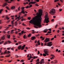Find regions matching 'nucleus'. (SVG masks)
Segmentation results:
<instances>
[{
    "label": "nucleus",
    "instance_id": "f257e3e1",
    "mask_svg": "<svg viewBox=\"0 0 64 64\" xmlns=\"http://www.w3.org/2000/svg\"><path fill=\"white\" fill-rule=\"evenodd\" d=\"M39 13L38 12L36 14L37 15L33 18V19L30 21L29 23L34 24V25H36L38 27H41L42 26L41 24V20L42 19L41 16L42 15V10H39Z\"/></svg>",
    "mask_w": 64,
    "mask_h": 64
},
{
    "label": "nucleus",
    "instance_id": "f03ea898",
    "mask_svg": "<svg viewBox=\"0 0 64 64\" xmlns=\"http://www.w3.org/2000/svg\"><path fill=\"white\" fill-rule=\"evenodd\" d=\"M48 13L47 12H46V15L45 16V19H44V22L45 23H46V24H48V22H49V18L48 17Z\"/></svg>",
    "mask_w": 64,
    "mask_h": 64
},
{
    "label": "nucleus",
    "instance_id": "7ed1b4c3",
    "mask_svg": "<svg viewBox=\"0 0 64 64\" xmlns=\"http://www.w3.org/2000/svg\"><path fill=\"white\" fill-rule=\"evenodd\" d=\"M56 10L55 9L52 8L51 10L50 11V13L52 15H54L55 13V12Z\"/></svg>",
    "mask_w": 64,
    "mask_h": 64
},
{
    "label": "nucleus",
    "instance_id": "20e7f679",
    "mask_svg": "<svg viewBox=\"0 0 64 64\" xmlns=\"http://www.w3.org/2000/svg\"><path fill=\"white\" fill-rule=\"evenodd\" d=\"M44 53L46 54L48 56L49 55V54H48V50H44Z\"/></svg>",
    "mask_w": 64,
    "mask_h": 64
},
{
    "label": "nucleus",
    "instance_id": "39448f33",
    "mask_svg": "<svg viewBox=\"0 0 64 64\" xmlns=\"http://www.w3.org/2000/svg\"><path fill=\"white\" fill-rule=\"evenodd\" d=\"M49 40H50V38H46L45 40L44 41V42H45V43H46V42H49V41H50Z\"/></svg>",
    "mask_w": 64,
    "mask_h": 64
},
{
    "label": "nucleus",
    "instance_id": "423d86ee",
    "mask_svg": "<svg viewBox=\"0 0 64 64\" xmlns=\"http://www.w3.org/2000/svg\"><path fill=\"white\" fill-rule=\"evenodd\" d=\"M43 63L44 64V63H45V62L44 61V59H42L41 60L40 62V64H43Z\"/></svg>",
    "mask_w": 64,
    "mask_h": 64
},
{
    "label": "nucleus",
    "instance_id": "0eeeda50",
    "mask_svg": "<svg viewBox=\"0 0 64 64\" xmlns=\"http://www.w3.org/2000/svg\"><path fill=\"white\" fill-rule=\"evenodd\" d=\"M52 45V44L49 42L46 45V46H49L50 47H51Z\"/></svg>",
    "mask_w": 64,
    "mask_h": 64
},
{
    "label": "nucleus",
    "instance_id": "6e6552de",
    "mask_svg": "<svg viewBox=\"0 0 64 64\" xmlns=\"http://www.w3.org/2000/svg\"><path fill=\"white\" fill-rule=\"evenodd\" d=\"M18 16L19 17H17V18H16L15 19V20H17V19H18L17 20V21H18L20 20V19L19 18H20V16Z\"/></svg>",
    "mask_w": 64,
    "mask_h": 64
},
{
    "label": "nucleus",
    "instance_id": "1a4fd4ad",
    "mask_svg": "<svg viewBox=\"0 0 64 64\" xmlns=\"http://www.w3.org/2000/svg\"><path fill=\"white\" fill-rule=\"evenodd\" d=\"M21 48H22V46L21 45L19 46L18 47V50H20V49H21Z\"/></svg>",
    "mask_w": 64,
    "mask_h": 64
},
{
    "label": "nucleus",
    "instance_id": "9d476101",
    "mask_svg": "<svg viewBox=\"0 0 64 64\" xmlns=\"http://www.w3.org/2000/svg\"><path fill=\"white\" fill-rule=\"evenodd\" d=\"M26 46V45H24L22 46V48L21 49V50H23L24 49V48H25V47Z\"/></svg>",
    "mask_w": 64,
    "mask_h": 64
},
{
    "label": "nucleus",
    "instance_id": "9b49d317",
    "mask_svg": "<svg viewBox=\"0 0 64 64\" xmlns=\"http://www.w3.org/2000/svg\"><path fill=\"white\" fill-rule=\"evenodd\" d=\"M15 8V6H12L11 8V9H12V10H14Z\"/></svg>",
    "mask_w": 64,
    "mask_h": 64
},
{
    "label": "nucleus",
    "instance_id": "f8f14e48",
    "mask_svg": "<svg viewBox=\"0 0 64 64\" xmlns=\"http://www.w3.org/2000/svg\"><path fill=\"white\" fill-rule=\"evenodd\" d=\"M8 5L7 4V3H6L2 5V7H4V6H6V5Z\"/></svg>",
    "mask_w": 64,
    "mask_h": 64
},
{
    "label": "nucleus",
    "instance_id": "ddd939ff",
    "mask_svg": "<svg viewBox=\"0 0 64 64\" xmlns=\"http://www.w3.org/2000/svg\"><path fill=\"white\" fill-rule=\"evenodd\" d=\"M5 36L4 35L1 38V39L2 40H4V39H5Z\"/></svg>",
    "mask_w": 64,
    "mask_h": 64
},
{
    "label": "nucleus",
    "instance_id": "4468645a",
    "mask_svg": "<svg viewBox=\"0 0 64 64\" xmlns=\"http://www.w3.org/2000/svg\"><path fill=\"white\" fill-rule=\"evenodd\" d=\"M31 38H32V40H34V39H35V36H32Z\"/></svg>",
    "mask_w": 64,
    "mask_h": 64
},
{
    "label": "nucleus",
    "instance_id": "2eb2a0df",
    "mask_svg": "<svg viewBox=\"0 0 64 64\" xmlns=\"http://www.w3.org/2000/svg\"><path fill=\"white\" fill-rule=\"evenodd\" d=\"M6 37H7L8 38V39H10V35H8L7 36H6Z\"/></svg>",
    "mask_w": 64,
    "mask_h": 64
},
{
    "label": "nucleus",
    "instance_id": "dca6fc26",
    "mask_svg": "<svg viewBox=\"0 0 64 64\" xmlns=\"http://www.w3.org/2000/svg\"><path fill=\"white\" fill-rule=\"evenodd\" d=\"M23 38L24 39H26L27 38V37H26V35L25 34Z\"/></svg>",
    "mask_w": 64,
    "mask_h": 64
},
{
    "label": "nucleus",
    "instance_id": "f3484780",
    "mask_svg": "<svg viewBox=\"0 0 64 64\" xmlns=\"http://www.w3.org/2000/svg\"><path fill=\"white\" fill-rule=\"evenodd\" d=\"M11 56V55L10 54H9V55H8V56H5V57H9L10 56Z\"/></svg>",
    "mask_w": 64,
    "mask_h": 64
},
{
    "label": "nucleus",
    "instance_id": "a211bd4d",
    "mask_svg": "<svg viewBox=\"0 0 64 64\" xmlns=\"http://www.w3.org/2000/svg\"><path fill=\"white\" fill-rule=\"evenodd\" d=\"M54 64H55L56 63H57V60H54Z\"/></svg>",
    "mask_w": 64,
    "mask_h": 64
},
{
    "label": "nucleus",
    "instance_id": "6ab92c4d",
    "mask_svg": "<svg viewBox=\"0 0 64 64\" xmlns=\"http://www.w3.org/2000/svg\"><path fill=\"white\" fill-rule=\"evenodd\" d=\"M21 12H22V13H23V14H25V12H24V10H22Z\"/></svg>",
    "mask_w": 64,
    "mask_h": 64
},
{
    "label": "nucleus",
    "instance_id": "aec40b11",
    "mask_svg": "<svg viewBox=\"0 0 64 64\" xmlns=\"http://www.w3.org/2000/svg\"><path fill=\"white\" fill-rule=\"evenodd\" d=\"M6 19H7V20H9V19H10V18L8 17V16H7L6 17Z\"/></svg>",
    "mask_w": 64,
    "mask_h": 64
},
{
    "label": "nucleus",
    "instance_id": "412c9836",
    "mask_svg": "<svg viewBox=\"0 0 64 64\" xmlns=\"http://www.w3.org/2000/svg\"><path fill=\"white\" fill-rule=\"evenodd\" d=\"M38 58V56H34L33 58L34 59H36V58Z\"/></svg>",
    "mask_w": 64,
    "mask_h": 64
},
{
    "label": "nucleus",
    "instance_id": "4be33fe9",
    "mask_svg": "<svg viewBox=\"0 0 64 64\" xmlns=\"http://www.w3.org/2000/svg\"><path fill=\"white\" fill-rule=\"evenodd\" d=\"M13 0H10V1L8 2V3H11L12 2V1H13Z\"/></svg>",
    "mask_w": 64,
    "mask_h": 64
},
{
    "label": "nucleus",
    "instance_id": "5701e85b",
    "mask_svg": "<svg viewBox=\"0 0 64 64\" xmlns=\"http://www.w3.org/2000/svg\"><path fill=\"white\" fill-rule=\"evenodd\" d=\"M37 43H38V45H40V42H39V40H38Z\"/></svg>",
    "mask_w": 64,
    "mask_h": 64
},
{
    "label": "nucleus",
    "instance_id": "b1692460",
    "mask_svg": "<svg viewBox=\"0 0 64 64\" xmlns=\"http://www.w3.org/2000/svg\"><path fill=\"white\" fill-rule=\"evenodd\" d=\"M31 2L32 4H35L36 3L35 2L32 1V2Z\"/></svg>",
    "mask_w": 64,
    "mask_h": 64
},
{
    "label": "nucleus",
    "instance_id": "393cba45",
    "mask_svg": "<svg viewBox=\"0 0 64 64\" xmlns=\"http://www.w3.org/2000/svg\"><path fill=\"white\" fill-rule=\"evenodd\" d=\"M31 36V34H29L28 35V37H30Z\"/></svg>",
    "mask_w": 64,
    "mask_h": 64
},
{
    "label": "nucleus",
    "instance_id": "a878e982",
    "mask_svg": "<svg viewBox=\"0 0 64 64\" xmlns=\"http://www.w3.org/2000/svg\"><path fill=\"white\" fill-rule=\"evenodd\" d=\"M43 56H44V57L46 56V54H43Z\"/></svg>",
    "mask_w": 64,
    "mask_h": 64
},
{
    "label": "nucleus",
    "instance_id": "bb28decb",
    "mask_svg": "<svg viewBox=\"0 0 64 64\" xmlns=\"http://www.w3.org/2000/svg\"><path fill=\"white\" fill-rule=\"evenodd\" d=\"M18 24V23H17V22H15V25L16 26H17V25Z\"/></svg>",
    "mask_w": 64,
    "mask_h": 64
},
{
    "label": "nucleus",
    "instance_id": "cd10ccee",
    "mask_svg": "<svg viewBox=\"0 0 64 64\" xmlns=\"http://www.w3.org/2000/svg\"><path fill=\"white\" fill-rule=\"evenodd\" d=\"M6 44H8V42H6L4 43V45H6Z\"/></svg>",
    "mask_w": 64,
    "mask_h": 64
},
{
    "label": "nucleus",
    "instance_id": "c85d7f7f",
    "mask_svg": "<svg viewBox=\"0 0 64 64\" xmlns=\"http://www.w3.org/2000/svg\"><path fill=\"white\" fill-rule=\"evenodd\" d=\"M24 8H25L24 7H22L21 9H22V10H24Z\"/></svg>",
    "mask_w": 64,
    "mask_h": 64
},
{
    "label": "nucleus",
    "instance_id": "c756f323",
    "mask_svg": "<svg viewBox=\"0 0 64 64\" xmlns=\"http://www.w3.org/2000/svg\"><path fill=\"white\" fill-rule=\"evenodd\" d=\"M39 59L38 58L37 59V60L36 61V62H39Z\"/></svg>",
    "mask_w": 64,
    "mask_h": 64
},
{
    "label": "nucleus",
    "instance_id": "7c9ffc66",
    "mask_svg": "<svg viewBox=\"0 0 64 64\" xmlns=\"http://www.w3.org/2000/svg\"><path fill=\"white\" fill-rule=\"evenodd\" d=\"M22 25H23V26H26V25L25 24H24V23H23L22 24Z\"/></svg>",
    "mask_w": 64,
    "mask_h": 64
},
{
    "label": "nucleus",
    "instance_id": "2f4dec72",
    "mask_svg": "<svg viewBox=\"0 0 64 64\" xmlns=\"http://www.w3.org/2000/svg\"><path fill=\"white\" fill-rule=\"evenodd\" d=\"M8 43H9V44H10V43H12V42H11L9 40H8Z\"/></svg>",
    "mask_w": 64,
    "mask_h": 64
},
{
    "label": "nucleus",
    "instance_id": "473e14b6",
    "mask_svg": "<svg viewBox=\"0 0 64 64\" xmlns=\"http://www.w3.org/2000/svg\"><path fill=\"white\" fill-rule=\"evenodd\" d=\"M59 0H54V2H57V1H59Z\"/></svg>",
    "mask_w": 64,
    "mask_h": 64
},
{
    "label": "nucleus",
    "instance_id": "72a5a7b5",
    "mask_svg": "<svg viewBox=\"0 0 64 64\" xmlns=\"http://www.w3.org/2000/svg\"><path fill=\"white\" fill-rule=\"evenodd\" d=\"M7 51V50H5V52H4V54H6V53H7V52H6Z\"/></svg>",
    "mask_w": 64,
    "mask_h": 64
},
{
    "label": "nucleus",
    "instance_id": "f704fd0d",
    "mask_svg": "<svg viewBox=\"0 0 64 64\" xmlns=\"http://www.w3.org/2000/svg\"><path fill=\"white\" fill-rule=\"evenodd\" d=\"M51 56H52V57H55V56L53 54H51Z\"/></svg>",
    "mask_w": 64,
    "mask_h": 64
},
{
    "label": "nucleus",
    "instance_id": "c9c22d12",
    "mask_svg": "<svg viewBox=\"0 0 64 64\" xmlns=\"http://www.w3.org/2000/svg\"><path fill=\"white\" fill-rule=\"evenodd\" d=\"M3 11V9H2L0 10V13L1 14V12Z\"/></svg>",
    "mask_w": 64,
    "mask_h": 64
},
{
    "label": "nucleus",
    "instance_id": "e433bc0d",
    "mask_svg": "<svg viewBox=\"0 0 64 64\" xmlns=\"http://www.w3.org/2000/svg\"><path fill=\"white\" fill-rule=\"evenodd\" d=\"M6 8L7 9H8V10H10V9L8 7L6 6Z\"/></svg>",
    "mask_w": 64,
    "mask_h": 64
},
{
    "label": "nucleus",
    "instance_id": "4c0bfd02",
    "mask_svg": "<svg viewBox=\"0 0 64 64\" xmlns=\"http://www.w3.org/2000/svg\"><path fill=\"white\" fill-rule=\"evenodd\" d=\"M11 48H8L7 49V50H10V49H11Z\"/></svg>",
    "mask_w": 64,
    "mask_h": 64
},
{
    "label": "nucleus",
    "instance_id": "58836bf2",
    "mask_svg": "<svg viewBox=\"0 0 64 64\" xmlns=\"http://www.w3.org/2000/svg\"><path fill=\"white\" fill-rule=\"evenodd\" d=\"M47 33L48 34H50V33H51V32L49 31L47 32Z\"/></svg>",
    "mask_w": 64,
    "mask_h": 64
},
{
    "label": "nucleus",
    "instance_id": "ea45409f",
    "mask_svg": "<svg viewBox=\"0 0 64 64\" xmlns=\"http://www.w3.org/2000/svg\"><path fill=\"white\" fill-rule=\"evenodd\" d=\"M12 61V60H11L8 62V63H10Z\"/></svg>",
    "mask_w": 64,
    "mask_h": 64
},
{
    "label": "nucleus",
    "instance_id": "a19ab883",
    "mask_svg": "<svg viewBox=\"0 0 64 64\" xmlns=\"http://www.w3.org/2000/svg\"><path fill=\"white\" fill-rule=\"evenodd\" d=\"M44 32H45L46 33V32H47V30H46V29H45V30H44Z\"/></svg>",
    "mask_w": 64,
    "mask_h": 64
},
{
    "label": "nucleus",
    "instance_id": "79ce46f5",
    "mask_svg": "<svg viewBox=\"0 0 64 64\" xmlns=\"http://www.w3.org/2000/svg\"><path fill=\"white\" fill-rule=\"evenodd\" d=\"M51 63L52 64H54V62L53 61H52L51 62Z\"/></svg>",
    "mask_w": 64,
    "mask_h": 64
},
{
    "label": "nucleus",
    "instance_id": "37998d69",
    "mask_svg": "<svg viewBox=\"0 0 64 64\" xmlns=\"http://www.w3.org/2000/svg\"><path fill=\"white\" fill-rule=\"evenodd\" d=\"M31 17L28 18V20H30V19H31Z\"/></svg>",
    "mask_w": 64,
    "mask_h": 64
},
{
    "label": "nucleus",
    "instance_id": "c03bdc74",
    "mask_svg": "<svg viewBox=\"0 0 64 64\" xmlns=\"http://www.w3.org/2000/svg\"><path fill=\"white\" fill-rule=\"evenodd\" d=\"M15 56H16V58H18V57H19V56H18V55H16Z\"/></svg>",
    "mask_w": 64,
    "mask_h": 64
},
{
    "label": "nucleus",
    "instance_id": "a18cd8bd",
    "mask_svg": "<svg viewBox=\"0 0 64 64\" xmlns=\"http://www.w3.org/2000/svg\"><path fill=\"white\" fill-rule=\"evenodd\" d=\"M20 62H24V60H22L20 61Z\"/></svg>",
    "mask_w": 64,
    "mask_h": 64
},
{
    "label": "nucleus",
    "instance_id": "49530a36",
    "mask_svg": "<svg viewBox=\"0 0 64 64\" xmlns=\"http://www.w3.org/2000/svg\"><path fill=\"white\" fill-rule=\"evenodd\" d=\"M54 38H52L50 40H54Z\"/></svg>",
    "mask_w": 64,
    "mask_h": 64
},
{
    "label": "nucleus",
    "instance_id": "de8ad7c7",
    "mask_svg": "<svg viewBox=\"0 0 64 64\" xmlns=\"http://www.w3.org/2000/svg\"><path fill=\"white\" fill-rule=\"evenodd\" d=\"M10 49H11V50H12V51H14V48H11Z\"/></svg>",
    "mask_w": 64,
    "mask_h": 64
},
{
    "label": "nucleus",
    "instance_id": "09e8293b",
    "mask_svg": "<svg viewBox=\"0 0 64 64\" xmlns=\"http://www.w3.org/2000/svg\"><path fill=\"white\" fill-rule=\"evenodd\" d=\"M36 6H37V7H38V6H39V5H38V4H36Z\"/></svg>",
    "mask_w": 64,
    "mask_h": 64
},
{
    "label": "nucleus",
    "instance_id": "8fccbe9b",
    "mask_svg": "<svg viewBox=\"0 0 64 64\" xmlns=\"http://www.w3.org/2000/svg\"><path fill=\"white\" fill-rule=\"evenodd\" d=\"M58 26V24H56V26H55V28H57V27Z\"/></svg>",
    "mask_w": 64,
    "mask_h": 64
},
{
    "label": "nucleus",
    "instance_id": "3c124183",
    "mask_svg": "<svg viewBox=\"0 0 64 64\" xmlns=\"http://www.w3.org/2000/svg\"><path fill=\"white\" fill-rule=\"evenodd\" d=\"M29 8L28 6L26 7V9H27V8Z\"/></svg>",
    "mask_w": 64,
    "mask_h": 64
},
{
    "label": "nucleus",
    "instance_id": "603ef678",
    "mask_svg": "<svg viewBox=\"0 0 64 64\" xmlns=\"http://www.w3.org/2000/svg\"><path fill=\"white\" fill-rule=\"evenodd\" d=\"M29 58H33V57H32V56H30Z\"/></svg>",
    "mask_w": 64,
    "mask_h": 64
},
{
    "label": "nucleus",
    "instance_id": "864d4df0",
    "mask_svg": "<svg viewBox=\"0 0 64 64\" xmlns=\"http://www.w3.org/2000/svg\"><path fill=\"white\" fill-rule=\"evenodd\" d=\"M26 29L28 30H30V28H26Z\"/></svg>",
    "mask_w": 64,
    "mask_h": 64
},
{
    "label": "nucleus",
    "instance_id": "5fc2aeb1",
    "mask_svg": "<svg viewBox=\"0 0 64 64\" xmlns=\"http://www.w3.org/2000/svg\"><path fill=\"white\" fill-rule=\"evenodd\" d=\"M33 59H32V60L30 61V62L31 63H32V62L33 61Z\"/></svg>",
    "mask_w": 64,
    "mask_h": 64
},
{
    "label": "nucleus",
    "instance_id": "6e6d98bb",
    "mask_svg": "<svg viewBox=\"0 0 64 64\" xmlns=\"http://www.w3.org/2000/svg\"><path fill=\"white\" fill-rule=\"evenodd\" d=\"M31 7H32V5H31L30 6L29 8H31Z\"/></svg>",
    "mask_w": 64,
    "mask_h": 64
},
{
    "label": "nucleus",
    "instance_id": "4d7b16f0",
    "mask_svg": "<svg viewBox=\"0 0 64 64\" xmlns=\"http://www.w3.org/2000/svg\"><path fill=\"white\" fill-rule=\"evenodd\" d=\"M40 54V52H39V51H38V54Z\"/></svg>",
    "mask_w": 64,
    "mask_h": 64
},
{
    "label": "nucleus",
    "instance_id": "13d9d810",
    "mask_svg": "<svg viewBox=\"0 0 64 64\" xmlns=\"http://www.w3.org/2000/svg\"><path fill=\"white\" fill-rule=\"evenodd\" d=\"M39 35H40V34H38L36 35V37H37V36H39Z\"/></svg>",
    "mask_w": 64,
    "mask_h": 64
},
{
    "label": "nucleus",
    "instance_id": "bf43d9fd",
    "mask_svg": "<svg viewBox=\"0 0 64 64\" xmlns=\"http://www.w3.org/2000/svg\"><path fill=\"white\" fill-rule=\"evenodd\" d=\"M11 22L12 24V25H14V23H13V22L12 21Z\"/></svg>",
    "mask_w": 64,
    "mask_h": 64
},
{
    "label": "nucleus",
    "instance_id": "052dcab7",
    "mask_svg": "<svg viewBox=\"0 0 64 64\" xmlns=\"http://www.w3.org/2000/svg\"><path fill=\"white\" fill-rule=\"evenodd\" d=\"M34 28H38V27L35 26H34Z\"/></svg>",
    "mask_w": 64,
    "mask_h": 64
},
{
    "label": "nucleus",
    "instance_id": "680f3d73",
    "mask_svg": "<svg viewBox=\"0 0 64 64\" xmlns=\"http://www.w3.org/2000/svg\"><path fill=\"white\" fill-rule=\"evenodd\" d=\"M10 20H9L7 22V23H9V22H10Z\"/></svg>",
    "mask_w": 64,
    "mask_h": 64
},
{
    "label": "nucleus",
    "instance_id": "e2e57ef3",
    "mask_svg": "<svg viewBox=\"0 0 64 64\" xmlns=\"http://www.w3.org/2000/svg\"><path fill=\"white\" fill-rule=\"evenodd\" d=\"M19 36H21V33H19Z\"/></svg>",
    "mask_w": 64,
    "mask_h": 64
},
{
    "label": "nucleus",
    "instance_id": "0e129e2a",
    "mask_svg": "<svg viewBox=\"0 0 64 64\" xmlns=\"http://www.w3.org/2000/svg\"><path fill=\"white\" fill-rule=\"evenodd\" d=\"M56 52H58V49H56Z\"/></svg>",
    "mask_w": 64,
    "mask_h": 64
},
{
    "label": "nucleus",
    "instance_id": "69168bd1",
    "mask_svg": "<svg viewBox=\"0 0 64 64\" xmlns=\"http://www.w3.org/2000/svg\"><path fill=\"white\" fill-rule=\"evenodd\" d=\"M22 20L23 21H24V20H25V19H24V18H22Z\"/></svg>",
    "mask_w": 64,
    "mask_h": 64
},
{
    "label": "nucleus",
    "instance_id": "338daca9",
    "mask_svg": "<svg viewBox=\"0 0 64 64\" xmlns=\"http://www.w3.org/2000/svg\"><path fill=\"white\" fill-rule=\"evenodd\" d=\"M39 63H40L39 62H37L36 64H39Z\"/></svg>",
    "mask_w": 64,
    "mask_h": 64
},
{
    "label": "nucleus",
    "instance_id": "774afa93",
    "mask_svg": "<svg viewBox=\"0 0 64 64\" xmlns=\"http://www.w3.org/2000/svg\"><path fill=\"white\" fill-rule=\"evenodd\" d=\"M62 29H63V30H64V27H62Z\"/></svg>",
    "mask_w": 64,
    "mask_h": 64
}]
</instances>
